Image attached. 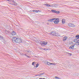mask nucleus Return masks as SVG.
Returning <instances> with one entry per match:
<instances>
[{
    "instance_id": "f257e3e1",
    "label": "nucleus",
    "mask_w": 79,
    "mask_h": 79,
    "mask_svg": "<svg viewBox=\"0 0 79 79\" xmlns=\"http://www.w3.org/2000/svg\"><path fill=\"white\" fill-rule=\"evenodd\" d=\"M44 5H46L47 7H52L53 9L56 8H57L59 5V4L53 3L51 5H50L48 4H45Z\"/></svg>"
},
{
    "instance_id": "f03ea898",
    "label": "nucleus",
    "mask_w": 79,
    "mask_h": 79,
    "mask_svg": "<svg viewBox=\"0 0 79 79\" xmlns=\"http://www.w3.org/2000/svg\"><path fill=\"white\" fill-rule=\"evenodd\" d=\"M12 40L13 43H21L22 40L20 38H17L16 37L12 38Z\"/></svg>"
},
{
    "instance_id": "7ed1b4c3",
    "label": "nucleus",
    "mask_w": 79,
    "mask_h": 79,
    "mask_svg": "<svg viewBox=\"0 0 79 79\" xmlns=\"http://www.w3.org/2000/svg\"><path fill=\"white\" fill-rule=\"evenodd\" d=\"M50 34L52 35L58 36V37L60 36V35H58V33L56 32H52L50 33Z\"/></svg>"
},
{
    "instance_id": "20e7f679",
    "label": "nucleus",
    "mask_w": 79,
    "mask_h": 79,
    "mask_svg": "<svg viewBox=\"0 0 79 79\" xmlns=\"http://www.w3.org/2000/svg\"><path fill=\"white\" fill-rule=\"evenodd\" d=\"M59 20L58 19H55V20H54V23L56 24H58V23H59Z\"/></svg>"
},
{
    "instance_id": "39448f33",
    "label": "nucleus",
    "mask_w": 79,
    "mask_h": 79,
    "mask_svg": "<svg viewBox=\"0 0 79 79\" xmlns=\"http://www.w3.org/2000/svg\"><path fill=\"white\" fill-rule=\"evenodd\" d=\"M40 44L42 46H44V45H47V42H45V41L41 42L40 43Z\"/></svg>"
},
{
    "instance_id": "423d86ee",
    "label": "nucleus",
    "mask_w": 79,
    "mask_h": 79,
    "mask_svg": "<svg viewBox=\"0 0 79 79\" xmlns=\"http://www.w3.org/2000/svg\"><path fill=\"white\" fill-rule=\"evenodd\" d=\"M51 11L53 13H60V11H58V10H52Z\"/></svg>"
},
{
    "instance_id": "0eeeda50",
    "label": "nucleus",
    "mask_w": 79,
    "mask_h": 79,
    "mask_svg": "<svg viewBox=\"0 0 79 79\" xmlns=\"http://www.w3.org/2000/svg\"><path fill=\"white\" fill-rule=\"evenodd\" d=\"M69 26V27H75V26L72 23H69L68 24Z\"/></svg>"
},
{
    "instance_id": "6e6552de",
    "label": "nucleus",
    "mask_w": 79,
    "mask_h": 79,
    "mask_svg": "<svg viewBox=\"0 0 79 79\" xmlns=\"http://www.w3.org/2000/svg\"><path fill=\"white\" fill-rule=\"evenodd\" d=\"M11 5L12 4V5H15V6L17 5V3L15 1H13V2L12 3H10Z\"/></svg>"
},
{
    "instance_id": "1a4fd4ad",
    "label": "nucleus",
    "mask_w": 79,
    "mask_h": 79,
    "mask_svg": "<svg viewBox=\"0 0 79 79\" xmlns=\"http://www.w3.org/2000/svg\"><path fill=\"white\" fill-rule=\"evenodd\" d=\"M79 38H77L76 39H75L74 40V42H76V43H77L78 41H79Z\"/></svg>"
},
{
    "instance_id": "9d476101",
    "label": "nucleus",
    "mask_w": 79,
    "mask_h": 79,
    "mask_svg": "<svg viewBox=\"0 0 79 79\" xmlns=\"http://www.w3.org/2000/svg\"><path fill=\"white\" fill-rule=\"evenodd\" d=\"M11 34L12 35H16V33L14 31H13L11 32Z\"/></svg>"
},
{
    "instance_id": "9b49d317",
    "label": "nucleus",
    "mask_w": 79,
    "mask_h": 79,
    "mask_svg": "<svg viewBox=\"0 0 79 79\" xmlns=\"http://www.w3.org/2000/svg\"><path fill=\"white\" fill-rule=\"evenodd\" d=\"M32 11L35 13H40V11L38 10H33Z\"/></svg>"
},
{
    "instance_id": "f8f14e48",
    "label": "nucleus",
    "mask_w": 79,
    "mask_h": 79,
    "mask_svg": "<svg viewBox=\"0 0 79 79\" xmlns=\"http://www.w3.org/2000/svg\"><path fill=\"white\" fill-rule=\"evenodd\" d=\"M68 39V37L66 36H65L63 38V40L64 41H65L66 40V39Z\"/></svg>"
},
{
    "instance_id": "ddd939ff",
    "label": "nucleus",
    "mask_w": 79,
    "mask_h": 79,
    "mask_svg": "<svg viewBox=\"0 0 79 79\" xmlns=\"http://www.w3.org/2000/svg\"><path fill=\"white\" fill-rule=\"evenodd\" d=\"M55 19V18L52 19H50V21L51 22H53Z\"/></svg>"
},
{
    "instance_id": "4468645a",
    "label": "nucleus",
    "mask_w": 79,
    "mask_h": 79,
    "mask_svg": "<svg viewBox=\"0 0 79 79\" xmlns=\"http://www.w3.org/2000/svg\"><path fill=\"white\" fill-rule=\"evenodd\" d=\"M74 47V46H72L71 47H69V48L70 49H73Z\"/></svg>"
},
{
    "instance_id": "2eb2a0df",
    "label": "nucleus",
    "mask_w": 79,
    "mask_h": 79,
    "mask_svg": "<svg viewBox=\"0 0 79 79\" xmlns=\"http://www.w3.org/2000/svg\"><path fill=\"white\" fill-rule=\"evenodd\" d=\"M62 23L63 24H64L65 23V19H63L62 20Z\"/></svg>"
},
{
    "instance_id": "dca6fc26",
    "label": "nucleus",
    "mask_w": 79,
    "mask_h": 79,
    "mask_svg": "<svg viewBox=\"0 0 79 79\" xmlns=\"http://www.w3.org/2000/svg\"><path fill=\"white\" fill-rule=\"evenodd\" d=\"M45 63H47V64H48V65H51V63H49L48 62H46Z\"/></svg>"
},
{
    "instance_id": "f3484780",
    "label": "nucleus",
    "mask_w": 79,
    "mask_h": 79,
    "mask_svg": "<svg viewBox=\"0 0 79 79\" xmlns=\"http://www.w3.org/2000/svg\"><path fill=\"white\" fill-rule=\"evenodd\" d=\"M7 1H9V2H12L13 3V2H14V0H7Z\"/></svg>"
},
{
    "instance_id": "a211bd4d",
    "label": "nucleus",
    "mask_w": 79,
    "mask_h": 79,
    "mask_svg": "<svg viewBox=\"0 0 79 79\" xmlns=\"http://www.w3.org/2000/svg\"><path fill=\"white\" fill-rule=\"evenodd\" d=\"M55 79H60V78L59 77H55Z\"/></svg>"
},
{
    "instance_id": "6ab92c4d",
    "label": "nucleus",
    "mask_w": 79,
    "mask_h": 79,
    "mask_svg": "<svg viewBox=\"0 0 79 79\" xmlns=\"http://www.w3.org/2000/svg\"><path fill=\"white\" fill-rule=\"evenodd\" d=\"M39 66V64H36V65L35 67L36 68H37Z\"/></svg>"
},
{
    "instance_id": "aec40b11",
    "label": "nucleus",
    "mask_w": 79,
    "mask_h": 79,
    "mask_svg": "<svg viewBox=\"0 0 79 79\" xmlns=\"http://www.w3.org/2000/svg\"><path fill=\"white\" fill-rule=\"evenodd\" d=\"M27 52H29V53H31V51H29V50H27Z\"/></svg>"
},
{
    "instance_id": "412c9836",
    "label": "nucleus",
    "mask_w": 79,
    "mask_h": 79,
    "mask_svg": "<svg viewBox=\"0 0 79 79\" xmlns=\"http://www.w3.org/2000/svg\"><path fill=\"white\" fill-rule=\"evenodd\" d=\"M34 63H35V62H33L32 64V65H34Z\"/></svg>"
},
{
    "instance_id": "4be33fe9",
    "label": "nucleus",
    "mask_w": 79,
    "mask_h": 79,
    "mask_svg": "<svg viewBox=\"0 0 79 79\" xmlns=\"http://www.w3.org/2000/svg\"><path fill=\"white\" fill-rule=\"evenodd\" d=\"M51 64H53V65H55V64L51 63Z\"/></svg>"
},
{
    "instance_id": "5701e85b",
    "label": "nucleus",
    "mask_w": 79,
    "mask_h": 79,
    "mask_svg": "<svg viewBox=\"0 0 79 79\" xmlns=\"http://www.w3.org/2000/svg\"><path fill=\"white\" fill-rule=\"evenodd\" d=\"M77 44H78V45H79V42L77 41Z\"/></svg>"
},
{
    "instance_id": "b1692460",
    "label": "nucleus",
    "mask_w": 79,
    "mask_h": 79,
    "mask_svg": "<svg viewBox=\"0 0 79 79\" xmlns=\"http://www.w3.org/2000/svg\"><path fill=\"white\" fill-rule=\"evenodd\" d=\"M39 79H45L44 78H40Z\"/></svg>"
},
{
    "instance_id": "393cba45",
    "label": "nucleus",
    "mask_w": 79,
    "mask_h": 79,
    "mask_svg": "<svg viewBox=\"0 0 79 79\" xmlns=\"http://www.w3.org/2000/svg\"><path fill=\"white\" fill-rule=\"evenodd\" d=\"M69 54H70V56H71V55H72L71 53H69Z\"/></svg>"
},
{
    "instance_id": "a878e982",
    "label": "nucleus",
    "mask_w": 79,
    "mask_h": 79,
    "mask_svg": "<svg viewBox=\"0 0 79 79\" xmlns=\"http://www.w3.org/2000/svg\"><path fill=\"white\" fill-rule=\"evenodd\" d=\"M24 55H25V56H27V55L26 54H24Z\"/></svg>"
},
{
    "instance_id": "bb28decb",
    "label": "nucleus",
    "mask_w": 79,
    "mask_h": 79,
    "mask_svg": "<svg viewBox=\"0 0 79 79\" xmlns=\"http://www.w3.org/2000/svg\"><path fill=\"white\" fill-rule=\"evenodd\" d=\"M27 56L28 58H29V56Z\"/></svg>"
},
{
    "instance_id": "cd10ccee",
    "label": "nucleus",
    "mask_w": 79,
    "mask_h": 79,
    "mask_svg": "<svg viewBox=\"0 0 79 79\" xmlns=\"http://www.w3.org/2000/svg\"><path fill=\"white\" fill-rule=\"evenodd\" d=\"M1 38V36H0V38Z\"/></svg>"
},
{
    "instance_id": "c85d7f7f",
    "label": "nucleus",
    "mask_w": 79,
    "mask_h": 79,
    "mask_svg": "<svg viewBox=\"0 0 79 79\" xmlns=\"http://www.w3.org/2000/svg\"><path fill=\"white\" fill-rule=\"evenodd\" d=\"M18 31H19V29L18 30Z\"/></svg>"
},
{
    "instance_id": "c756f323",
    "label": "nucleus",
    "mask_w": 79,
    "mask_h": 79,
    "mask_svg": "<svg viewBox=\"0 0 79 79\" xmlns=\"http://www.w3.org/2000/svg\"><path fill=\"white\" fill-rule=\"evenodd\" d=\"M22 55H23V54H22Z\"/></svg>"
}]
</instances>
